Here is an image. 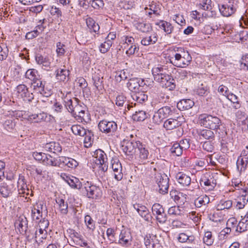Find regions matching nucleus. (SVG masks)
Listing matches in <instances>:
<instances>
[{"instance_id": "obj_1", "label": "nucleus", "mask_w": 248, "mask_h": 248, "mask_svg": "<svg viewBox=\"0 0 248 248\" xmlns=\"http://www.w3.org/2000/svg\"><path fill=\"white\" fill-rule=\"evenodd\" d=\"M200 124L206 128L217 130L221 124V120L216 116L202 114L200 115Z\"/></svg>"}, {"instance_id": "obj_2", "label": "nucleus", "mask_w": 248, "mask_h": 248, "mask_svg": "<svg viewBox=\"0 0 248 248\" xmlns=\"http://www.w3.org/2000/svg\"><path fill=\"white\" fill-rule=\"evenodd\" d=\"M154 79L163 84L165 80L170 79V73L166 66L158 65L152 70Z\"/></svg>"}, {"instance_id": "obj_3", "label": "nucleus", "mask_w": 248, "mask_h": 248, "mask_svg": "<svg viewBox=\"0 0 248 248\" xmlns=\"http://www.w3.org/2000/svg\"><path fill=\"white\" fill-rule=\"evenodd\" d=\"M237 8V1L236 0H228L227 2L222 5H218L221 15L225 17L230 16L234 14Z\"/></svg>"}, {"instance_id": "obj_4", "label": "nucleus", "mask_w": 248, "mask_h": 248, "mask_svg": "<svg viewBox=\"0 0 248 248\" xmlns=\"http://www.w3.org/2000/svg\"><path fill=\"white\" fill-rule=\"evenodd\" d=\"M83 194L89 198L98 199L101 197L102 192L99 186L92 184L88 181L83 184Z\"/></svg>"}, {"instance_id": "obj_5", "label": "nucleus", "mask_w": 248, "mask_h": 248, "mask_svg": "<svg viewBox=\"0 0 248 248\" xmlns=\"http://www.w3.org/2000/svg\"><path fill=\"white\" fill-rule=\"evenodd\" d=\"M155 179L159 187V193L162 194L167 193L169 186V178L168 176L164 173H157Z\"/></svg>"}, {"instance_id": "obj_6", "label": "nucleus", "mask_w": 248, "mask_h": 248, "mask_svg": "<svg viewBox=\"0 0 248 248\" xmlns=\"http://www.w3.org/2000/svg\"><path fill=\"white\" fill-rule=\"evenodd\" d=\"M96 158L95 162L99 165V168L103 173L108 170L107 157L105 153L101 149L95 151L94 155Z\"/></svg>"}, {"instance_id": "obj_7", "label": "nucleus", "mask_w": 248, "mask_h": 248, "mask_svg": "<svg viewBox=\"0 0 248 248\" xmlns=\"http://www.w3.org/2000/svg\"><path fill=\"white\" fill-rule=\"evenodd\" d=\"M99 130L103 133L112 135L117 130V124L114 121H108L106 120L101 121L98 124Z\"/></svg>"}, {"instance_id": "obj_8", "label": "nucleus", "mask_w": 248, "mask_h": 248, "mask_svg": "<svg viewBox=\"0 0 248 248\" xmlns=\"http://www.w3.org/2000/svg\"><path fill=\"white\" fill-rule=\"evenodd\" d=\"M171 62L178 67H186L188 65L191 61V57L188 52L185 53L183 56L178 53L174 55V58H171Z\"/></svg>"}, {"instance_id": "obj_9", "label": "nucleus", "mask_w": 248, "mask_h": 248, "mask_svg": "<svg viewBox=\"0 0 248 248\" xmlns=\"http://www.w3.org/2000/svg\"><path fill=\"white\" fill-rule=\"evenodd\" d=\"M67 232L71 239L69 243L71 246H74V245H76L80 247H88L87 243L83 240L79 233L72 229H69Z\"/></svg>"}, {"instance_id": "obj_10", "label": "nucleus", "mask_w": 248, "mask_h": 248, "mask_svg": "<svg viewBox=\"0 0 248 248\" xmlns=\"http://www.w3.org/2000/svg\"><path fill=\"white\" fill-rule=\"evenodd\" d=\"M15 185L10 182H3L0 184V194L2 198H7L12 196L16 191Z\"/></svg>"}, {"instance_id": "obj_11", "label": "nucleus", "mask_w": 248, "mask_h": 248, "mask_svg": "<svg viewBox=\"0 0 248 248\" xmlns=\"http://www.w3.org/2000/svg\"><path fill=\"white\" fill-rule=\"evenodd\" d=\"M184 122L183 116H179L176 119L170 118L164 122L163 126L167 130H171L179 127Z\"/></svg>"}, {"instance_id": "obj_12", "label": "nucleus", "mask_w": 248, "mask_h": 248, "mask_svg": "<svg viewBox=\"0 0 248 248\" xmlns=\"http://www.w3.org/2000/svg\"><path fill=\"white\" fill-rule=\"evenodd\" d=\"M18 95L20 96L24 100L29 102L31 101L34 98L32 93H31L28 88L24 84H20L16 87Z\"/></svg>"}, {"instance_id": "obj_13", "label": "nucleus", "mask_w": 248, "mask_h": 248, "mask_svg": "<svg viewBox=\"0 0 248 248\" xmlns=\"http://www.w3.org/2000/svg\"><path fill=\"white\" fill-rule=\"evenodd\" d=\"M111 167L114 172V177L118 180H121L123 178L122 167L121 163L117 158H113L111 160Z\"/></svg>"}, {"instance_id": "obj_14", "label": "nucleus", "mask_w": 248, "mask_h": 248, "mask_svg": "<svg viewBox=\"0 0 248 248\" xmlns=\"http://www.w3.org/2000/svg\"><path fill=\"white\" fill-rule=\"evenodd\" d=\"M134 208L137 211L139 214L146 221H149L151 219V216L147 208L141 204L136 203L133 205Z\"/></svg>"}, {"instance_id": "obj_15", "label": "nucleus", "mask_w": 248, "mask_h": 248, "mask_svg": "<svg viewBox=\"0 0 248 248\" xmlns=\"http://www.w3.org/2000/svg\"><path fill=\"white\" fill-rule=\"evenodd\" d=\"M140 141H128L125 145L123 146L124 152L127 155H132L137 152V148Z\"/></svg>"}, {"instance_id": "obj_16", "label": "nucleus", "mask_w": 248, "mask_h": 248, "mask_svg": "<svg viewBox=\"0 0 248 248\" xmlns=\"http://www.w3.org/2000/svg\"><path fill=\"white\" fill-rule=\"evenodd\" d=\"M15 226L18 230L19 232L24 234L26 233L28 229V220L24 216H20L15 222Z\"/></svg>"}, {"instance_id": "obj_17", "label": "nucleus", "mask_w": 248, "mask_h": 248, "mask_svg": "<svg viewBox=\"0 0 248 248\" xmlns=\"http://www.w3.org/2000/svg\"><path fill=\"white\" fill-rule=\"evenodd\" d=\"M132 237L128 231L122 230L119 235V244L127 247L131 245Z\"/></svg>"}, {"instance_id": "obj_18", "label": "nucleus", "mask_w": 248, "mask_h": 248, "mask_svg": "<svg viewBox=\"0 0 248 248\" xmlns=\"http://www.w3.org/2000/svg\"><path fill=\"white\" fill-rule=\"evenodd\" d=\"M185 141H186L187 143L185 146L181 145L180 143L178 142L174 143L173 144L170 149V151L173 155L180 156L183 153V149H186L187 148H189V145L187 140L185 139V140L183 141V142Z\"/></svg>"}, {"instance_id": "obj_19", "label": "nucleus", "mask_w": 248, "mask_h": 248, "mask_svg": "<svg viewBox=\"0 0 248 248\" xmlns=\"http://www.w3.org/2000/svg\"><path fill=\"white\" fill-rule=\"evenodd\" d=\"M200 139L212 140L215 137L214 132L210 129L199 128L196 130Z\"/></svg>"}, {"instance_id": "obj_20", "label": "nucleus", "mask_w": 248, "mask_h": 248, "mask_svg": "<svg viewBox=\"0 0 248 248\" xmlns=\"http://www.w3.org/2000/svg\"><path fill=\"white\" fill-rule=\"evenodd\" d=\"M35 61L38 64L41 65L45 70L50 68L51 62L46 56H43L41 54H37L35 55Z\"/></svg>"}, {"instance_id": "obj_21", "label": "nucleus", "mask_w": 248, "mask_h": 248, "mask_svg": "<svg viewBox=\"0 0 248 248\" xmlns=\"http://www.w3.org/2000/svg\"><path fill=\"white\" fill-rule=\"evenodd\" d=\"M43 147L45 151L54 154L60 153L62 150L59 143L54 141L46 143Z\"/></svg>"}, {"instance_id": "obj_22", "label": "nucleus", "mask_w": 248, "mask_h": 248, "mask_svg": "<svg viewBox=\"0 0 248 248\" xmlns=\"http://www.w3.org/2000/svg\"><path fill=\"white\" fill-rule=\"evenodd\" d=\"M194 105V102L191 99H185L179 101L177 104V108L181 111L188 110Z\"/></svg>"}, {"instance_id": "obj_23", "label": "nucleus", "mask_w": 248, "mask_h": 248, "mask_svg": "<svg viewBox=\"0 0 248 248\" xmlns=\"http://www.w3.org/2000/svg\"><path fill=\"white\" fill-rule=\"evenodd\" d=\"M59 162H61V167L67 166L69 168H73L78 165V163L76 160L65 156L60 157Z\"/></svg>"}, {"instance_id": "obj_24", "label": "nucleus", "mask_w": 248, "mask_h": 248, "mask_svg": "<svg viewBox=\"0 0 248 248\" xmlns=\"http://www.w3.org/2000/svg\"><path fill=\"white\" fill-rule=\"evenodd\" d=\"M70 71L69 70L64 68H58L55 71L56 78L61 81L67 80L69 78Z\"/></svg>"}, {"instance_id": "obj_25", "label": "nucleus", "mask_w": 248, "mask_h": 248, "mask_svg": "<svg viewBox=\"0 0 248 248\" xmlns=\"http://www.w3.org/2000/svg\"><path fill=\"white\" fill-rule=\"evenodd\" d=\"M139 145L137 148V152H139V157L140 161L143 162L146 160L149 155V152L148 150L146 148V146L143 144L140 141L138 143Z\"/></svg>"}, {"instance_id": "obj_26", "label": "nucleus", "mask_w": 248, "mask_h": 248, "mask_svg": "<svg viewBox=\"0 0 248 248\" xmlns=\"http://www.w3.org/2000/svg\"><path fill=\"white\" fill-rule=\"evenodd\" d=\"M248 202V191L247 189H242V195L238 198L236 207L241 209L244 207Z\"/></svg>"}, {"instance_id": "obj_27", "label": "nucleus", "mask_w": 248, "mask_h": 248, "mask_svg": "<svg viewBox=\"0 0 248 248\" xmlns=\"http://www.w3.org/2000/svg\"><path fill=\"white\" fill-rule=\"evenodd\" d=\"M93 85L98 91L104 89L103 78L99 73H95L92 77Z\"/></svg>"}, {"instance_id": "obj_28", "label": "nucleus", "mask_w": 248, "mask_h": 248, "mask_svg": "<svg viewBox=\"0 0 248 248\" xmlns=\"http://www.w3.org/2000/svg\"><path fill=\"white\" fill-rule=\"evenodd\" d=\"M32 86L34 91L43 96H47L46 93L45 91V85L39 78L32 81Z\"/></svg>"}, {"instance_id": "obj_29", "label": "nucleus", "mask_w": 248, "mask_h": 248, "mask_svg": "<svg viewBox=\"0 0 248 248\" xmlns=\"http://www.w3.org/2000/svg\"><path fill=\"white\" fill-rule=\"evenodd\" d=\"M216 181L213 176H211L208 173H206L201 178L200 183L201 185L202 184L205 186L214 187L216 184Z\"/></svg>"}, {"instance_id": "obj_30", "label": "nucleus", "mask_w": 248, "mask_h": 248, "mask_svg": "<svg viewBox=\"0 0 248 248\" xmlns=\"http://www.w3.org/2000/svg\"><path fill=\"white\" fill-rule=\"evenodd\" d=\"M176 178L178 183L183 186H188L190 184V177L181 172H179L176 174Z\"/></svg>"}, {"instance_id": "obj_31", "label": "nucleus", "mask_w": 248, "mask_h": 248, "mask_svg": "<svg viewBox=\"0 0 248 248\" xmlns=\"http://www.w3.org/2000/svg\"><path fill=\"white\" fill-rule=\"evenodd\" d=\"M236 117L240 125H244V128L248 126V115L245 112L238 110L236 113Z\"/></svg>"}, {"instance_id": "obj_32", "label": "nucleus", "mask_w": 248, "mask_h": 248, "mask_svg": "<svg viewBox=\"0 0 248 248\" xmlns=\"http://www.w3.org/2000/svg\"><path fill=\"white\" fill-rule=\"evenodd\" d=\"M78 99L74 98L73 99L66 98L64 100L65 107L68 111L69 112L71 113V114L73 113V110H74V108L76 107L78 102Z\"/></svg>"}, {"instance_id": "obj_33", "label": "nucleus", "mask_w": 248, "mask_h": 248, "mask_svg": "<svg viewBox=\"0 0 248 248\" xmlns=\"http://www.w3.org/2000/svg\"><path fill=\"white\" fill-rule=\"evenodd\" d=\"M134 100L140 104H143L147 101L148 96L144 92L134 93L131 95Z\"/></svg>"}, {"instance_id": "obj_34", "label": "nucleus", "mask_w": 248, "mask_h": 248, "mask_svg": "<svg viewBox=\"0 0 248 248\" xmlns=\"http://www.w3.org/2000/svg\"><path fill=\"white\" fill-rule=\"evenodd\" d=\"M28 120L32 121L34 123H39L44 121L47 117L46 114L45 112H40L37 114H31L28 115Z\"/></svg>"}, {"instance_id": "obj_35", "label": "nucleus", "mask_w": 248, "mask_h": 248, "mask_svg": "<svg viewBox=\"0 0 248 248\" xmlns=\"http://www.w3.org/2000/svg\"><path fill=\"white\" fill-rule=\"evenodd\" d=\"M157 35L155 33H153L150 36H147L142 39L141 44L143 46H149L155 44L157 41Z\"/></svg>"}, {"instance_id": "obj_36", "label": "nucleus", "mask_w": 248, "mask_h": 248, "mask_svg": "<svg viewBox=\"0 0 248 248\" xmlns=\"http://www.w3.org/2000/svg\"><path fill=\"white\" fill-rule=\"evenodd\" d=\"M86 22L91 32H97L99 31L100 27L95 21L91 17H88L86 19Z\"/></svg>"}, {"instance_id": "obj_37", "label": "nucleus", "mask_w": 248, "mask_h": 248, "mask_svg": "<svg viewBox=\"0 0 248 248\" xmlns=\"http://www.w3.org/2000/svg\"><path fill=\"white\" fill-rule=\"evenodd\" d=\"M161 29H162L167 34H170L172 32L173 27L170 23L165 21H160L155 23Z\"/></svg>"}, {"instance_id": "obj_38", "label": "nucleus", "mask_w": 248, "mask_h": 248, "mask_svg": "<svg viewBox=\"0 0 248 248\" xmlns=\"http://www.w3.org/2000/svg\"><path fill=\"white\" fill-rule=\"evenodd\" d=\"M178 241L180 243H192L195 240V237L193 235H189L184 232L180 233L177 237Z\"/></svg>"}, {"instance_id": "obj_39", "label": "nucleus", "mask_w": 248, "mask_h": 248, "mask_svg": "<svg viewBox=\"0 0 248 248\" xmlns=\"http://www.w3.org/2000/svg\"><path fill=\"white\" fill-rule=\"evenodd\" d=\"M59 160L60 157L55 158L50 155L47 154L44 163L49 166L61 167V162H59Z\"/></svg>"}, {"instance_id": "obj_40", "label": "nucleus", "mask_w": 248, "mask_h": 248, "mask_svg": "<svg viewBox=\"0 0 248 248\" xmlns=\"http://www.w3.org/2000/svg\"><path fill=\"white\" fill-rule=\"evenodd\" d=\"M67 182L71 187L81 189V192H83V184L77 178L75 177L73 179L69 178L67 180Z\"/></svg>"}, {"instance_id": "obj_41", "label": "nucleus", "mask_w": 248, "mask_h": 248, "mask_svg": "<svg viewBox=\"0 0 248 248\" xmlns=\"http://www.w3.org/2000/svg\"><path fill=\"white\" fill-rule=\"evenodd\" d=\"M139 78H130L127 83V86L128 89L134 92H136L139 88Z\"/></svg>"}, {"instance_id": "obj_42", "label": "nucleus", "mask_w": 248, "mask_h": 248, "mask_svg": "<svg viewBox=\"0 0 248 248\" xmlns=\"http://www.w3.org/2000/svg\"><path fill=\"white\" fill-rule=\"evenodd\" d=\"M248 164V157H238L237 162L236 165L237 169L240 171H244L246 169Z\"/></svg>"}, {"instance_id": "obj_43", "label": "nucleus", "mask_w": 248, "mask_h": 248, "mask_svg": "<svg viewBox=\"0 0 248 248\" xmlns=\"http://www.w3.org/2000/svg\"><path fill=\"white\" fill-rule=\"evenodd\" d=\"M56 202L59 205V209L62 214H66L68 212V203L65 202L62 199L58 198L56 199Z\"/></svg>"}, {"instance_id": "obj_44", "label": "nucleus", "mask_w": 248, "mask_h": 248, "mask_svg": "<svg viewBox=\"0 0 248 248\" xmlns=\"http://www.w3.org/2000/svg\"><path fill=\"white\" fill-rule=\"evenodd\" d=\"M209 202V198L207 196H200L194 201V204L197 208H200L202 205H206Z\"/></svg>"}, {"instance_id": "obj_45", "label": "nucleus", "mask_w": 248, "mask_h": 248, "mask_svg": "<svg viewBox=\"0 0 248 248\" xmlns=\"http://www.w3.org/2000/svg\"><path fill=\"white\" fill-rule=\"evenodd\" d=\"M73 133L76 135L84 136L87 134L85 129L79 125H74L71 127Z\"/></svg>"}, {"instance_id": "obj_46", "label": "nucleus", "mask_w": 248, "mask_h": 248, "mask_svg": "<svg viewBox=\"0 0 248 248\" xmlns=\"http://www.w3.org/2000/svg\"><path fill=\"white\" fill-rule=\"evenodd\" d=\"M147 117L145 111L143 110L136 111L132 115V119L134 121H143Z\"/></svg>"}, {"instance_id": "obj_47", "label": "nucleus", "mask_w": 248, "mask_h": 248, "mask_svg": "<svg viewBox=\"0 0 248 248\" xmlns=\"http://www.w3.org/2000/svg\"><path fill=\"white\" fill-rule=\"evenodd\" d=\"M209 218L210 220L215 222H221L223 220V215L219 211L214 212L213 214H210Z\"/></svg>"}, {"instance_id": "obj_48", "label": "nucleus", "mask_w": 248, "mask_h": 248, "mask_svg": "<svg viewBox=\"0 0 248 248\" xmlns=\"http://www.w3.org/2000/svg\"><path fill=\"white\" fill-rule=\"evenodd\" d=\"M232 205V201L231 200L220 201L219 203L217 205V209L218 211L222 210L225 209L230 208Z\"/></svg>"}, {"instance_id": "obj_49", "label": "nucleus", "mask_w": 248, "mask_h": 248, "mask_svg": "<svg viewBox=\"0 0 248 248\" xmlns=\"http://www.w3.org/2000/svg\"><path fill=\"white\" fill-rule=\"evenodd\" d=\"M36 237L38 238V241H41L42 239H45L47 235V232L44 229L42 228H36L35 234Z\"/></svg>"}, {"instance_id": "obj_50", "label": "nucleus", "mask_w": 248, "mask_h": 248, "mask_svg": "<svg viewBox=\"0 0 248 248\" xmlns=\"http://www.w3.org/2000/svg\"><path fill=\"white\" fill-rule=\"evenodd\" d=\"M26 77L32 81H33L39 78L38 75V71L34 69H29L26 73Z\"/></svg>"}, {"instance_id": "obj_51", "label": "nucleus", "mask_w": 248, "mask_h": 248, "mask_svg": "<svg viewBox=\"0 0 248 248\" xmlns=\"http://www.w3.org/2000/svg\"><path fill=\"white\" fill-rule=\"evenodd\" d=\"M138 30L143 32H147L151 30L152 27L150 24L146 22H140L137 24Z\"/></svg>"}, {"instance_id": "obj_52", "label": "nucleus", "mask_w": 248, "mask_h": 248, "mask_svg": "<svg viewBox=\"0 0 248 248\" xmlns=\"http://www.w3.org/2000/svg\"><path fill=\"white\" fill-rule=\"evenodd\" d=\"M203 241V242L207 246H211L213 244L214 242V239L211 232L207 231L205 232Z\"/></svg>"}, {"instance_id": "obj_53", "label": "nucleus", "mask_w": 248, "mask_h": 248, "mask_svg": "<svg viewBox=\"0 0 248 248\" xmlns=\"http://www.w3.org/2000/svg\"><path fill=\"white\" fill-rule=\"evenodd\" d=\"M9 53V49L4 45H0V60L6 59Z\"/></svg>"}, {"instance_id": "obj_54", "label": "nucleus", "mask_w": 248, "mask_h": 248, "mask_svg": "<svg viewBox=\"0 0 248 248\" xmlns=\"http://www.w3.org/2000/svg\"><path fill=\"white\" fill-rule=\"evenodd\" d=\"M248 230V221L245 220H241L236 228V231L240 232H244Z\"/></svg>"}, {"instance_id": "obj_55", "label": "nucleus", "mask_w": 248, "mask_h": 248, "mask_svg": "<svg viewBox=\"0 0 248 248\" xmlns=\"http://www.w3.org/2000/svg\"><path fill=\"white\" fill-rule=\"evenodd\" d=\"M221 151L222 152H227L229 150L230 146L231 145V142L229 138L224 139L221 140H220Z\"/></svg>"}, {"instance_id": "obj_56", "label": "nucleus", "mask_w": 248, "mask_h": 248, "mask_svg": "<svg viewBox=\"0 0 248 248\" xmlns=\"http://www.w3.org/2000/svg\"><path fill=\"white\" fill-rule=\"evenodd\" d=\"M152 213L154 215H157L161 213H164V208L159 203H156L153 204L152 208Z\"/></svg>"}, {"instance_id": "obj_57", "label": "nucleus", "mask_w": 248, "mask_h": 248, "mask_svg": "<svg viewBox=\"0 0 248 248\" xmlns=\"http://www.w3.org/2000/svg\"><path fill=\"white\" fill-rule=\"evenodd\" d=\"M164 119V117L158 110L155 113L152 118L153 122L156 124H159Z\"/></svg>"}, {"instance_id": "obj_58", "label": "nucleus", "mask_w": 248, "mask_h": 248, "mask_svg": "<svg viewBox=\"0 0 248 248\" xmlns=\"http://www.w3.org/2000/svg\"><path fill=\"white\" fill-rule=\"evenodd\" d=\"M164 119V117L158 110L155 113L152 118L153 122L156 124H159Z\"/></svg>"}, {"instance_id": "obj_59", "label": "nucleus", "mask_w": 248, "mask_h": 248, "mask_svg": "<svg viewBox=\"0 0 248 248\" xmlns=\"http://www.w3.org/2000/svg\"><path fill=\"white\" fill-rule=\"evenodd\" d=\"M112 44V43L111 41H107V40L103 43H102L99 46V50L100 52L102 53H105L107 52L110 48Z\"/></svg>"}, {"instance_id": "obj_60", "label": "nucleus", "mask_w": 248, "mask_h": 248, "mask_svg": "<svg viewBox=\"0 0 248 248\" xmlns=\"http://www.w3.org/2000/svg\"><path fill=\"white\" fill-rule=\"evenodd\" d=\"M158 111L165 119L168 117L171 112V108L169 106L163 107L160 108Z\"/></svg>"}, {"instance_id": "obj_61", "label": "nucleus", "mask_w": 248, "mask_h": 248, "mask_svg": "<svg viewBox=\"0 0 248 248\" xmlns=\"http://www.w3.org/2000/svg\"><path fill=\"white\" fill-rule=\"evenodd\" d=\"M42 212L34 206L31 209V217L33 220H39L42 217Z\"/></svg>"}, {"instance_id": "obj_62", "label": "nucleus", "mask_w": 248, "mask_h": 248, "mask_svg": "<svg viewBox=\"0 0 248 248\" xmlns=\"http://www.w3.org/2000/svg\"><path fill=\"white\" fill-rule=\"evenodd\" d=\"M46 155L47 154L42 152H35L32 153V156L35 160L42 161L44 163H45Z\"/></svg>"}, {"instance_id": "obj_63", "label": "nucleus", "mask_w": 248, "mask_h": 248, "mask_svg": "<svg viewBox=\"0 0 248 248\" xmlns=\"http://www.w3.org/2000/svg\"><path fill=\"white\" fill-rule=\"evenodd\" d=\"M163 86H165L166 88H168L170 90H172L175 88V80L172 78L170 75V79L165 80V82L162 84Z\"/></svg>"}, {"instance_id": "obj_64", "label": "nucleus", "mask_w": 248, "mask_h": 248, "mask_svg": "<svg viewBox=\"0 0 248 248\" xmlns=\"http://www.w3.org/2000/svg\"><path fill=\"white\" fill-rule=\"evenodd\" d=\"M168 214L171 215H180L182 214L180 207L178 206H171L168 209Z\"/></svg>"}]
</instances>
